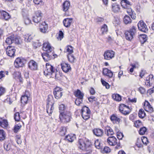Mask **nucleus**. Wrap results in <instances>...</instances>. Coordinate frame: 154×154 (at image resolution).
Returning a JSON list of instances; mask_svg holds the SVG:
<instances>
[{
	"instance_id": "1",
	"label": "nucleus",
	"mask_w": 154,
	"mask_h": 154,
	"mask_svg": "<svg viewBox=\"0 0 154 154\" xmlns=\"http://www.w3.org/2000/svg\"><path fill=\"white\" fill-rule=\"evenodd\" d=\"M79 148L82 150H85L86 151H89V152H91V150L89 149H87V148H90V143L89 140H87L86 143L84 142L83 140L80 139L78 141Z\"/></svg>"
},
{
	"instance_id": "2",
	"label": "nucleus",
	"mask_w": 154,
	"mask_h": 154,
	"mask_svg": "<svg viewBox=\"0 0 154 154\" xmlns=\"http://www.w3.org/2000/svg\"><path fill=\"white\" fill-rule=\"evenodd\" d=\"M71 116L70 112L69 111H66V112H61V115H60L59 118L61 122L66 123L70 121Z\"/></svg>"
},
{
	"instance_id": "3",
	"label": "nucleus",
	"mask_w": 154,
	"mask_h": 154,
	"mask_svg": "<svg viewBox=\"0 0 154 154\" xmlns=\"http://www.w3.org/2000/svg\"><path fill=\"white\" fill-rule=\"evenodd\" d=\"M136 28L133 26L129 30L125 31V35L126 39L129 41H131L136 34Z\"/></svg>"
},
{
	"instance_id": "4",
	"label": "nucleus",
	"mask_w": 154,
	"mask_h": 154,
	"mask_svg": "<svg viewBox=\"0 0 154 154\" xmlns=\"http://www.w3.org/2000/svg\"><path fill=\"white\" fill-rule=\"evenodd\" d=\"M55 70L53 66L47 63L46 64V69L44 71V74L46 76L51 75L55 73Z\"/></svg>"
},
{
	"instance_id": "5",
	"label": "nucleus",
	"mask_w": 154,
	"mask_h": 154,
	"mask_svg": "<svg viewBox=\"0 0 154 154\" xmlns=\"http://www.w3.org/2000/svg\"><path fill=\"white\" fill-rule=\"evenodd\" d=\"M117 139L114 136H110L108 138L107 140V142L111 146H114L117 145L116 147V149H118L120 147V144L119 141V143H117L116 142Z\"/></svg>"
},
{
	"instance_id": "6",
	"label": "nucleus",
	"mask_w": 154,
	"mask_h": 154,
	"mask_svg": "<svg viewBox=\"0 0 154 154\" xmlns=\"http://www.w3.org/2000/svg\"><path fill=\"white\" fill-rule=\"evenodd\" d=\"M26 62V60L23 58L18 57L17 58L14 62V65L16 68L23 67Z\"/></svg>"
},
{
	"instance_id": "7",
	"label": "nucleus",
	"mask_w": 154,
	"mask_h": 154,
	"mask_svg": "<svg viewBox=\"0 0 154 154\" xmlns=\"http://www.w3.org/2000/svg\"><path fill=\"white\" fill-rule=\"evenodd\" d=\"M115 52L112 50H109L106 51L104 54V59L106 60H110L114 57Z\"/></svg>"
},
{
	"instance_id": "8",
	"label": "nucleus",
	"mask_w": 154,
	"mask_h": 154,
	"mask_svg": "<svg viewBox=\"0 0 154 154\" xmlns=\"http://www.w3.org/2000/svg\"><path fill=\"white\" fill-rule=\"evenodd\" d=\"M15 51V47L12 45L8 46L6 49L7 54L11 57H14V56Z\"/></svg>"
},
{
	"instance_id": "9",
	"label": "nucleus",
	"mask_w": 154,
	"mask_h": 154,
	"mask_svg": "<svg viewBox=\"0 0 154 154\" xmlns=\"http://www.w3.org/2000/svg\"><path fill=\"white\" fill-rule=\"evenodd\" d=\"M138 29L140 31L146 33L148 31V28L145 23L143 21H140L138 23Z\"/></svg>"
},
{
	"instance_id": "10",
	"label": "nucleus",
	"mask_w": 154,
	"mask_h": 154,
	"mask_svg": "<svg viewBox=\"0 0 154 154\" xmlns=\"http://www.w3.org/2000/svg\"><path fill=\"white\" fill-rule=\"evenodd\" d=\"M62 89L59 87L55 88L54 90L53 93L55 98L57 99L60 98L62 95Z\"/></svg>"
},
{
	"instance_id": "11",
	"label": "nucleus",
	"mask_w": 154,
	"mask_h": 154,
	"mask_svg": "<svg viewBox=\"0 0 154 154\" xmlns=\"http://www.w3.org/2000/svg\"><path fill=\"white\" fill-rule=\"evenodd\" d=\"M42 49L44 51L47 53L52 52L53 51V48L51 47L48 42H46L43 43Z\"/></svg>"
},
{
	"instance_id": "12",
	"label": "nucleus",
	"mask_w": 154,
	"mask_h": 154,
	"mask_svg": "<svg viewBox=\"0 0 154 154\" xmlns=\"http://www.w3.org/2000/svg\"><path fill=\"white\" fill-rule=\"evenodd\" d=\"M144 108L145 110L147 112H152L153 111V109L152 107L151 106L150 103L146 100H145L144 103Z\"/></svg>"
},
{
	"instance_id": "13",
	"label": "nucleus",
	"mask_w": 154,
	"mask_h": 154,
	"mask_svg": "<svg viewBox=\"0 0 154 154\" xmlns=\"http://www.w3.org/2000/svg\"><path fill=\"white\" fill-rule=\"evenodd\" d=\"M28 67L32 70H37L38 68L37 64L34 60H31L28 63Z\"/></svg>"
},
{
	"instance_id": "14",
	"label": "nucleus",
	"mask_w": 154,
	"mask_h": 154,
	"mask_svg": "<svg viewBox=\"0 0 154 154\" xmlns=\"http://www.w3.org/2000/svg\"><path fill=\"white\" fill-rule=\"evenodd\" d=\"M18 41L17 39L13 36H9L6 39L5 42L8 45H11L13 43H16Z\"/></svg>"
},
{
	"instance_id": "15",
	"label": "nucleus",
	"mask_w": 154,
	"mask_h": 154,
	"mask_svg": "<svg viewBox=\"0 0 154 154\" xmlns=\"http://www.w3.org/2000/svg\"><path fill=\"white\" fill-rule=\"evenodd\" d=\"M61 68L63 71L65 73H67L70 71L71 68L69 64L65 63H63L61 64Z\"/></svg>"
},
{
	"instance_id": "16",
	"label": "nucleus",
	"mask_w": 154,
	"mask_h": 154,
	"mask_svg": "<svg viewBox=\"0 0 154 154\" xmlns=\"http://www.w3.org/2000/svg\"><path fill=\"white\" fill-rule=\"evenodd\" d=\"M40 31L43 33H45L47 30L48 25L45 21L42 22V23L39 24Z\"/></svg>"
},
{
	"instance_id": "17",
	"label": "nucleus",
	"mask_w": 154,
	"mask_h": 154,
	"mask_svg": "<svg viewBox=\"0 0 154 154\" xmlns=\"http://www.w3.org/2000/svg\"><path fill=\"white\" fill-rule=\"evenodd\" d=\"M153 75L150 74L146 78V82L145 84L147 86H151L152 84V82L154 81Z\"/></svg>"
},
{
	"instance_id": "18",
	"label": "nucleus",
	"mask_w": 154,
	"mask_h": 154,
	"mask_svg": "<svg viewBox=\"0 0 154 154\" xmlns=\"http://www.w3.org/2000/svg\"><path fill=\"white\" fill-rule=\"evenodd\" d=\"M72 20V18H67L65 19L63 21L64 26L66 27H69L71 25Z\"/></svg>"
},
{
	"instance_id": "19",
	"label": "nucleus",
	"mask_w": 154,
	"mask_h": 154,
	"mask_svg": "<svg viewBox=\"0 0 154 154\" xmlns=\"http://www.w3.org/2000/svg\"><path fill=\"white\" fill-rule=\"evenodd\" d=\"M70 3L69 1H66L63 4L62 9L65 12L67 11L70 6Z\"/></svg>"
},
{
	"instance_id": "20",
	"label": "nucleus",
	"mask_w": 154,
	"mask_h": 154,
	"mask_svg": "<svg viewBox=\"0 0 154 154\" xmlns=\"http://www.w3.org/2000/svg\"><path fill=\"white\" fill-rule=\"evenodd\" d=\"M120 3L122 6L124 8H127L128 7L131 5V3L128 0H122Z\"/></svg>"
},
{
	"instance_id": "21",
	"label": "nucleus",
	"mask_w": 154,
	"mask_h": 154,
	"mask_svg": "<svg viewBox=\"0 0 154 154\" xmlns=\"http://www.w3.org/2000/svg\"><path fill=\"white\" fill-rule=\"evenodd\" d=\"M94 134L97 137H101L103 133V130L100 129H94L93 130Z\"/></svg>"
},
{
	"instance_id": "22",
	"label": "nucleus",
	"mask_w": 154,
	"mask_h": 154,
	"mask_svg": "<svg viewBox=\"0 0 154 154\" xmlns=\"http://www.w3.org/2000/svg\"><path fill=\"white\" fill-rule=\"evenodd\" d=\"M103 73L104 75H106L109 78L112 77L113 75L112 72L107 68L103 69Z\"/></svg>"
},
{
	"instance_id": "23",
	"label": "nucleus",
	"mask_w": 154,
	"mask_h": 154,
	"mask_svg": "<svg viewBox=\"0 0 154 154\" xmlns=\"http://www.w3.org/2000/svg\"><path fill=\"white\" fill-rule=\"evenodd\" d=\"M8 125V122L7 120L3 119L2 118L0 117V126L3 128H6Z\"/></svg>"
},
{
	"instance_id": "24",
	"label": "nucleus",
	"mask_w": 154,
	"mask_h": 154,
	"mask_svg": "<svg viewBox=\"0 0 154 154\" xmlns=\"http://www.w3.org/2000/svg\"><path fill=\"white\" fill-rule=\"evenodd\" d=\"M139 38L141 43L143 44L147 41L148 37L146 34H142L140 35Z\"/></svg>"
},
{
	"instance_id": "25",
	"label": "nucleus",
	"mask_w": 154,
	"mask_h": 154,
	"mask_svg": "<svg viewBox=\"0 0 154 154\" xmlns=\"http://www.w3.org/2000/svg\"><path fill=\"white\" fill-rule=\"evenodd\" d=\"M110 120L113 123H119L120 119L117 117L116 114H113L110 116Z\"/></svg>"
},
{
	"instance_id": "26",
	"label": "nucleus",
	"mask_w": 154,
	"mask_h": 154,
	"mask_svg": "<svg viewBox=\"0 0 154 154\" xmlns=\"http://www.w3.org/2000/svg\"><path fill=\"white\" fill-rule=\"evenodd\" d=\"M1 15L5 20H7L10 17V16L8 13L4 10L0 11Z\"/></svg>"
},
{
	"instance_id": "27",
	"label": "nucleus",
	"mask_w": 154,
	"mask_h": 154,
	"mask_svg": "<svg viewBox=\"0 0 154 154\" xmlns=\"http://www.w3.org/2000/svg\"><path fill=\"white\" fill-rule=\"evenodd\" d=\"M74 95L77 98H81V99H83L84 96V94L79 89H77L74 92Z\"/></svg>"
},
{
	"instance_id": "28",
	"label": "nucleus",
	"mask_w": 154,
	"mask_h": 154,
	"mask_svg": "<svg viewBox=\"0 0 154 154\" xmlns=\"http://www.w3.org/2000/svg\"><path fill=\"white\" fill-rule=\"evenodd\" d=\"M75 138V136L73 134L68 135L65 137L66 140L69 142H72Z\"/></svg>"
},
{
	"instance_id": "29",
	"label": "nucleus",
	"mask_w": 154,
	"mask_h": 154,
	"mask_svg": "<svg viewBox=\"0 0 154 154\" xmlns=\"http://www.w3.org/2000/svg\"><path fill=\"white\" fill-rule=\"evenodd\" d=\"M23 20L25 25H27L31 23V20L27 15H23Z\"/></svg>"
},
{
	"instance_id": "30",
	"label": "nucleus",
	"mask_w": 154,
	"mask_h": 154,
	"mask_svg": "<svg viewBox=\"0 0 154 154\" xmlns=\"http://www.w3.org/2000/svg\"><path fill=\"white\" fill-rule=\"evenodd\" d=\"M123 21L125 24H127L131 23L132 20L128 16L126 15L123 18Z\"/></svg>"
},
{
	"instance_id": "31",
	"label": "nucleus",
	"mask_w": 154,
	"mask_h": 154,
	"mask_svg": "<svg viewBox=\"0 0 154 154\" xmlns=\"http://www.w3.org/2000/svg\"><path fill=\"white\" fill-rule=\"evenodd\" d=\"M106 134L108 136L112 135L114 134V132L113 130L109 127H107L106 129Z\"/></svg>"
},
{
	"instance_id": "32",
	"label": "nucleus",
	"mask_w": 154,
	"mask_h": 154,
	"mask_svg": "<svg viewBox=\"0 0 154 154\" xmlns=\"http://www.w3.org/2000/svg\"><path fill=\"white\" fill-rule=\"evenodd\" d=\"M138 116L140 118L142 119L144 118L146 116V113L144 111L143 109H140L138 113Z\"/></svg>"
},
{
	"instance_id": "33",
	"label": "nucleus",
	"mask_w": 154,
	"mask_h": 154,
	"mask_svg": "<svg viewBox=\"0 0 154 154\" xmlns=\"http://www.w3.org/2000/svg\"><path fill=\"white\" fill-rule=\"evenodd\" d=\"M112 98L115 100L117 101H120L121 100V96L118 94H114L112 95Z\"/></svg>"
},
{
	"instance_id": "34",
	"label": "nucleus",
	"mask_w": 154,
	"mask_h": 154,
	"mask_svg": "<svg viewBox=\"0 0 154 154\" xmlns=\"http://www.w3.org/2000/svg\"><path fill=\"white\" fill-rule=\"evenodd\" d=\"M32 20L35 23H40V22L42 21V19H41L40 17H38V16H34L33 17Z\"/></svg>"
},
{
	"instance_id": "35",
	"label": "nucleus",
	"mask_w": 154,
	"mask_h": 154,
	"mask_svg": "<svg viewBox=\"0 0 154 154\" xmlns=\"http://www.w3.org/2000/svg\"><path fill=\"white\" fill-rule=\"evenodd\" d=\"M112 6L113 11L114 12H118L120 10V8L118 5L113 4Z\"/></svg>"
},
{
	"instance_id": "36",
	"label": "nucleus",
	"mask_w": 154,
	"mask_h": 154,
	"mask_svg": "<svg viewBox=\"0 0 154 154\" xmlns=\"http://www.w3.org/2000/svg\"><path fill=\"white\" fill-rule=\"evenodd\" d=\"M28 98L27 96L25 95L22 96L21 98V103L23 104L26 103L28 100Z\"/></svg>"
},
{
	"instance_id": "37",
	"label": "nucleus",
	"mask_w": 154,
	"mask_h": 154,
	"mask_svg": "<svg viewBox=\"0 0 154 154\" xmlns=\"http://www.w3.org/2000/svg\"><path fill=\"white\" fill-rule=\"evenodd\" d=\"M119 110L121 113L125 115H127L129 114L131 111L129 109L127 111L125 109V108L122 109L121 107L120 108H119Z\"/></svg>"
},
{
	"instance_id": "38",
	"label": "nucleus",
	"mask_w": 154,
	"mask_h": 154,
	"mask_svg": "<svg viewBox=\"0 0 154 154\" xmlns=\"http://www.w3.org/2000/svg\"><path fill=\"white\" fill-rule=\"evenodd\" d=\"M91 112H84L82 113V116L83 118L85 120L88 119L90 117V115Z\"/></svg>"
},
{
	"instance_id": "39",
	"label": "nucleus",
	"mask_w": 154,
	"mask_h": 154,
	"mask_svg": "<svg viewBox=\"0 0 154 154\" xmlns=\"http://www.w3.org/2000/svg\"><path fill=\"white\" fill-rule=\"evenodd\" d=\"M5 138V132L3 130H0V140H4Z\"/></svg>"
},
{
	"instance_id": "40",
	"label": "nucleus",
	"mask_w": 154,
	"mask_h": 154,
	"mask_svg": "<svg viewBox=\"0 0 154 154\" xmlns=\"http://www.w3.org/2000/svg\"><path fill=\"white\" fill-rule=\"evenodd\" d=\"M107 27L106 24H104L102 27L101 31L102 32V34L106 33L107 31Z\"/></svg>"
},
{
	"instance_id": "41",
	"label": "nucleus",
	"mask_w": 154,
	"mask_h": 154,
	"mask_svg": "<svg viewBox=\"0 0 154 154\" xmlns=\"http://www.w3.org/2000/svg\"><path fill=\"white\" fill-rule=\"evenodd\" d=\"M83 99L77 98L75 100V103L77 106H80V104L82 103Z\"/></svg>"
},
{
	"instance_id": "42",
	"label": "nucleus",
	"mask_w": 154,
	"mask_h": 154,
	"mask_svg": "<svg viewBox=\"0 0 154 154\" xmlns=\"http://www.w3.org/2000/svg\"><path fill=\"white\" fill-rule=\"evenodd\" d=\"M60 114L61 115V112H66L65 107V106L63 104L60 105L59 107Z\"/></svg>"
},
{
	"instance_id": "43",
	"label": "nucleus",
	"mask_w": 154,
	"mask_h": 154,
	"mask_svg": "<svg viewBox=\"0 0 154 154\" xmlns=\"http://www.w3.org/2000/svg\"><path fill=\"white\" fill-rule=\"evenodd\" d=\"M53 98L52 96L51 95H49L48 96V97L47 100V106H50V104H51V101Z\"/></svg>"
},
{
	"instance_id": "44",
	"label": "nucleus",
	"mask_w": 154,
	"mask_h": 154,
	"mask_svg": "<svg viewBox=\"0 0 154 154\" xmlns=\"http://www.w3.org/2000/svg\"><path fill=\"white\" fill-rule=\"evenodd\" d=\"M68 58L69 60L71 63H74L75 59L74 56L71 54H69L68 56Z\"/></svg>"
},
{
	"instance_id": "45",
	"label": "nucleus",
	"mask_w": 154,
	"mask_h": 154,
	"mask_svg": "<svg viewBox=\"0 0 154 154\" xmlns=\"http://www.w3.org/2000/svg\"><path fill=\"white\" fill-rule=\"evenodd\" d=\"M66 131V130L65 127H62L60 129V134L62 136H64L65 134Z\"/></svg>"
},
{
	"instance_id": "46",
	"label": "nucleus",
	"mask_w": 154,
	"mask_h": 154,
	"mask_svg": "<svg viewBox=\"0 0 154 154\" xmlns=\"http://www.w3.org/2000/svg\"><path fill=\"white\" fill-rule=\"evenodd\" d=\"M146 130V128L145 127L141 128L139 130V134L141 135H143L145 133Z\"/></svg>"
},
{
	"instance_id": "47",
	"label": "nucleus",
	"mask_w": 154,
	"mask_h": 154,
	"mask_svg": "<svg viewBox=\"0 0 154 154\" xmlns=\"http://www.w3.org/2000/svg\"><path fill=\"white\" fill-rule=\"evenodd\" d=\"M4 147L5 149L7 151H8L11 149V145L10 144L5 143L4 144Z\"/></svg>"
},
{
	"instance_id": "48",
	"label": "nucleus",
	"mask_w": 154,
	"mask_h": 154,
	"mask_svg": "<svg viewBox=\"0 0 154 154\" xmlns=\"http://www.w3.org/2000/svg\"><path fill=\"white\" fill-rule=\"evenodd\" d=\"M90 112L91 111L89 108L85 106L83 107L82 109V113L84 112Z\"/></svg>"
},
{
	"instance_id": "49",
	"label": "nucleus",
	"mask_w": 154,
	"mask_h": 154,
	"mask_svg": "<svg viewBox=\"0 0 154 154\" xmlns=\"http://www.w3.org/2000/svg\"><path fill=\"white\" fill-rule=\"evenodd\" d=\"M14 119L16 121H19L20 119L19 113L18 112H16L14 115Z\"/></svg>"
},
{
	"instance_id": "50",
	"label": "nucleus",
	"mask_w": 154,
	"mask_h": 154,
	"mask_svg": "<svg viewBox=\"0 0 154 154\" xmlns=\"http://www.w3.org/2000/svg\"><path fill=\"white\" fill-rule=\"evenodd\" d=\"M21 127V125H15L14 128L13 130L14 132L15 133H17Z\"/></svg>"
},
{
	"instance_id": "51",
	"label": "nucleus",
	"mask_w": 154,
	"mask_h": 154,
	"mask_svg": "<svg viewBox=\"0 0 154 154\" xmlns=\"http://www.w3.org/2000/svg\"><path fill=\"white\" fill-rule=\"evenodd\" d=\"M15 139L16 140L18 144H21L22 143V140L20 135H17L16 136Z\"/></svg>"
},
{
	"instance_id": "52",
	"label": "nucleus",
	"mask_w": 154,
	"mask_h": 154,
	"mask_svg": "<svg viewBox=\"0 0 154 154\" xmlns=\"http://www.w3.org/2000/svg\"><path fill=\"white\" fill-rule=\"evenodd\" d=\"M35 16H38V17H40L41 19H42L43 16V14L42 13L41 11L40 10H38L36 11L35 12Z\"/></svg>"
},
{
	"instance_id": "53",
	"label": "nucleus",
	"mask_w": 154,
	"mask_h": 154,
	"mask_svg": "<svg viewBox=\"0 0 154 154\" xmlns=\"http://www.w3.org/2000/svg\"><path fill=\"white\" fill-rule=\"evenodd\" d=\"M94 145L98 149H100L101 148V147H100V143L99 141V140H96L94 143Z\"/></svg>"
},
{
	"instance_id": "54",
	"label": "nucleus",
	"mask_w": 154,
	"mask_h": 154,
	"mask_svg": "<svg viewBox=\"0 0 154 154\" xmlns=\"http://www.w3.org/2000/svg\"><path fill=\"white\" fill-rule=\"evenodd\" d=\"M101 81L102 85L103 86H105L106 89H109V88L110 86L107 82L103 80H101Z\"/></svg>"
},
{
	"instance_id": "55",
	"label": "nucleus",
	"mask_w": 154,
	"mask_h": 154,
	"mask_svg": "<svg viewBox=\"0 0 154 154\" xmlns=\"http://www.w3.org/2000/svg\"><path fill=\"white\" fill-rule=\"evenodd\" d=\"M33 2L35 4L38 5H42L44 4V2L42 0H33Z\"/></svg>"
},
{
	"instance_id": "56",
	"label": "nucleus",
	"mask_w": 154,
	"mask_h": 154,
	"mask_svg": "<svg viewBox=\"0 0 154 154\" xmlns=\"http://www.w3.org/2000/svg\"><path fill=\"white\" fill-rule=\"evenodd\" d=\"M47 52H45L42 54V56L44 60L47 62L49 61L48 58L47 57Z\"/></svg>"
},
{
	"instance_id": "57",
	"label": "nucleus",
	"mask_w": 154,
	"mask_h": 154,
	"mask_svg": "<svg viewBox=\"0 0 154 154\" xmlns=\"http://www.w3.org/2000/svg\"><path fill=\"white\" fill-rule=\"evenodd\" d=\"M117 138L119 140H122L124 137V135L122 133L117 132Z\"/></svg>"
},
{
	"instance_id": "58",
	"label": "nucleus",
	"mask_w": 154,
	"mask_h": 154,
	"mask_svg": "<svg viewBox=\"0 0 154 154\" xmlns=\"http://www.w3.org/2000/svg\"><path fill=\"white\" fill-rule=\"evenodd\" d=\"M143 144L146 145L148 143L147 138L146 137H143L141 138Z\"/></svg>"
},
{
	"instance_id": "59",
	"label": "nucleus",
	"mask_w": 154,
	"mask_h": 154,
	"mask_svg": "<svg viewBox=\"0 0 154 154\" xmlns=\"http://www.w3.org/2000/svg\"><path fill=\"white\" fill-rule=\"evenodd\" d=\"M68 47H70L71 49H70L69 48H67L66 51L67 52L69 53V54H71L73 52V47L70 45L68 46Z\"/></svg>"
},
{
	"instance_id": "60",
	"label": "nucleus",
	"mask_w": 154,
	"mask_h": 154,
	"mask_svg": "<svg viewBox=\"0 0 154 154\" xmlns=\"http://www.w3.org/2000/svg\"><path fill=\"white\" fill-rule=\"evenodd\" d=\"M127 9V12L129 15H131L133 14V13H134V11H133L131 8H129V7Z\"/></svg>"
},
{
	"instance_id": "61",
	"label": "nucleus",
	"mask_w": 154,
	"mask_h": 154,
	"mask_svg": "<svg viewBox=\"0 0 154 154\" xmlns=\"http://www.w3.org/2000/svg\"><path fill=\"white\" fill-rule=\"evenodd\" d=\"M47 57L48 58L49 60H51L52 58V56H54V55L53 54V52L47 53Z\"/></svg>"
},
{
	"instance_id": "62",
	"label": "nucleus",
	"mask_w": 154,
	"mask_h": 154,
	"mask_svg": "<svg viewBox=\"0 0 154 154\" xmlns=\"http://www.w3.org/2000/svg\"><path fill=\"white\" fill-rule=\"evenodd\" d=\"M49 106H47L46 110L47 112L49 114V116L52 114L53 112L49 109Z\"/></svg>"
},
{
	"instance_id": "63",
	"label": "nucleus",
	"mask_w": 154,
	"mask_h": 154,
	"mask_svg": "<svg viewBox=\"0 0 154 154\" xmlns=\"http://www.w3.org/2000/svg\"><path fill=\"white\" fill-rule=\"evenodd\" d=\"M5 72L3 71H0V79L5 77Z\"/></svg>"
},
{
	"instance_id": "64",
	"label": "nucleus",
	"mask_w": 154,
	"mask_h": 154,
	"mask_svg": "<svg viewBox=\"0 0 154 154\" xmlns=\"http://www.w3.org/2000/svg\"><path fill=\"white\" fill-rule=\"evenodd\" d=\"M5 92V88L2 87L0 88V96L3 95Z\"/></svg>"
}]
</instances>
